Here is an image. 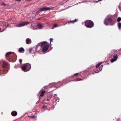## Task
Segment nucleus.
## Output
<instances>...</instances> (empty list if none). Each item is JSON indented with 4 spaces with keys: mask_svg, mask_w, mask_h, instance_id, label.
Returning <instances> with one entry per match:
<instances>
[{
    "mask_svg": "<svg viewBox=\"0 0 121 121\" xmlns=\"http://www.w3.org/2000/svg\"><path fill=\"white\" fill-rule=\"evenodd\" d=\"M27 63L25 64L22 68V70L24 72H26L28 71L27 69Z\"/></svg>",
    "mask_w": 121,
    "mask_h": 121,
    "instance_id": "nucleus-9",
    "label": "nucleus"
},
{
    "mask_svg": "<svg viewBox=\"0 0 121 121\" xmlns=\"http://www.w3.org/2000/svg\"><path fill=\"white\" fill-rule=\"evenodd\" d=\"M119 8L120 9L121 11V6L119 7Z\"/></svg>",
    "mask_w": 121,
    "mask_h": 121,
    "instance_id": "nucleus-35",
    "label": "nucleus"
},
{
    "mask_svg": "<svg viewBox=\"0 0 121 121\" xmlns=\"http://www.w3.org/2000/svg\"><path fill=\"white\" fill-rule=\"evenodd\" d=\"M11 53V52H7L5 55V58L10 62H14L17 59V56L15 53Z\"/></svg>",
    "mask_w": 121,
    "mask_h": 121,
    "instance_id": "nucleus-1",
    "label": "nucleus"
},
{
    "mask_svg": "<svg viewBox=\"0 0 121 121\" xmlns=\"http://www.w3.org/2000/svg\"><path fill=\"white\" fill-rule=\"evenodd\" d=\"M116 22V20L113 19L111 17L105 19L104 21V24L106 26H113Z\"/></svg>",
    "mask_w": 121,
    "mask_h": 121,
    "instance_id": "nucleus-3",
    "label": "nucleus"
},
{
    "mask_svg": "<svg viewBox=\"0 0 121 121\" xmlns=\"http://www.w3.org/2000/svg\"><path fill=\"white\" fill-rule=\"evenodd\" d=\"M30 117L31 118H34L35 117L34 116H30Z\"/></svg>",
    "mask_w": 121,
    "mask_h": 121,
    "instance_id": "nucleus-31",
    "label": "nucleus"
},
{
    "mask_svg": "<svg viewBox=\"0 0 121 121\" xmlns=\"http://www.w3.org/2000/svg\"><path fill=\"white\" fill-rule=\"evenodd\" d=\"M121 21V18L120 17H118L117 19V22H119Z\"/></svg>",
    "mask_w": 121,
    "mask_h": 121,
    "instance_id": "nucleus-21",
    "label": "nucleus"
},
{
    "mask_svg": "<svg viewBox=\"0 0 121 121\" xmlns=\"http://www.w3.org/2000/svg\"><path fill=\"white\" fill-rule=\"evenodd\" d=\"M58 25L56 24H55L53 25V27H57Z\"/></svg>",
    "mask_w": 121,
    "mask_h": 121,
    "instance_id": "nucleus-27",
    "label": "nucleus"
},
{
    "mask_svg": "<svg viewBox=\"0 0 121 121\" xmlns=\"http://www.w3.org/2000/svg\"><path fill=\"white\" fill-rule=\"evenodd\" d=\"M37 26L38 28L39 29H41L43 27L42 25L41 24H38L37 25Z\"/></svg>",
    "mask_w": 121,
    "mask_h": 121,
    "instance_id": "nucleus-15",
    "label": "nucleus"
},
{
    "mask_svg": "<svg viewBox=\"0 0 121 121\" xmlns=\"http://www.w3.org/2000/svg\"><path fill=\"white\" fill-rule=\"evenodd\" d=\"M1 5L3 6H5L6 5V4L4 3H2L1 4Z\"/></svg>",
    "mask_w": 121,
    "mask_h": 121,
    "instance_id": "nucleus-23",
    "label": "nucleus"
},
{
    "mask_svg": "<svg viewBox=\"0 0 121 121\" xmlns=\"http://www.w3.org/2000/svg\"><path fill=\"white\" fill-rule=\"evenodd\" d=\"M15 1H17L18 2H20L21 1V0H15Z\"/></svg>",
    "mask_w": 121,
    "mask_h": 121,
    "instance_id": "nucleus-34",
    "label": "nucleus"
},
{
    "mask_svg": "<svg viewBox=\"0 0 121 121\" xmlns=\"http://www.w3.org/2000/svg\"><path fill=\"white\" fill-rule=\"evenodd\" d=\"M52 9L50 7H44L41 8L37 12L38 13H39L41 12L44 11H48Z\"/></svg>",
    "mask_w": 121,
    "mask_h": 121,
    "instance_id": "nucleus-7",
    "label": "nucleus"
},
{
    "mask_svg": "<svg viewBox=\"0 0 121 121\" xmlns=\"http://www.w3.org/2000/svg\"><path fill=\"white\" fill-rule=\"evenodd\" d=\"M39 45H41V47L42 48V51L43 52L47 51L49 47V43L46 41H44L39 43Z\"/></svg>",
    "mask_w": 121,
    "mask_h": 121,
    "instance_id": "nucleus-4",
    "label": "nucleus"
},
{
    "mask_svg": "<svg viewBox=\"0 0 121 121\" xmlns=\"http://www.w3.org/2000/svg\"><path fill=\"white\" fill-rule=\"evenodd\" d=\"M19 51L20 52H23L24 51V49L22 47L20 48L19 49Z\"/></svg>",
    "mask_w": 121,
    "mask_h": 121,
    "instance_id": "nucleus-17",
    "label": "nucleus"
},
{
    "mask_svg": "<svg viewBox=\"0 0 121 121\" xmlns=\"http://www.w3.org/2000/svg\"><path fill=\"white\" fill-rule=\"evenodd\" d=\"M102 62H100L99 63H98L96 66L97 68H98L99 66L102 63Z\"/></svg>",
    "mask_w": 121,
    "mask_h": 121,
    "instance_id": "nucleus-19",
    "label": "nucleus"
},
{
    "mask_svg": "<svg viewBox=\"0 0 121 121\" xmlns=\"http://www.w3.org/2000/svg\"><path fill=\"white\" fill-rule=\"evenodd\" d=\"M17 112L16 111H14L11 112V114L13 116H15L17 115Z\"/></svg>",
    "mask_w": 121,
    "mask_h": 121,
    "instance_id": "nucleus-12",
    "label": "nucleus"
},
{
    "mask_svg": "<svg viewBox=\"0 0 121 121\" xmlns=\"http://www.w3.org/2000/svg\"><path fill=\"white\" fill-rule=\"evenodd\" d=\"M121 50H120V51H119V52H121Z\"/></svg>",
    "mask_w": 121,
    "mask_h": 121,
    "instance_id": "nucleus-39",
    "label": "nucleus"
},
{
    "mask_svg": "<svg viewBox=\"0 0 121 121\" xmlns=\"http://www.w3.org/2000/svg\"><path fill=\"white\" fill-rule=\"evenodd\" d=\"M78 21V19H75L73 21H68L65 24H70L71 23H74L75 22H77V21Z\"/></svg>",
    "mask_w": 121,
    "mask_h": 121,
    "instance_id": "nucleus-11",
    "label": "nucleus"
},
{
    "mask_svg": "<svg viewBox=\"0 0 121 121\" xmlns=\"http://www.w3.org/2000/svg\"><path fill=\"white\" fill-rule=\"evenodd\" d=\"M103 65H101V66H102V67H103ZM102 68L101 69H102Z\"/></svg>",
    "mask_w": 121,
    "mask_h": 121,
    "instance_id": "nucleus-37",
    "label": "nucleus"
},
{
    "mask_svg": "<svg viewBox=\"0 0 121 121\" xmlns=\"http://www.w3.org/2000/svg\"><path fill=\"white\" fill-rule=\"evenodd\" d=\"M27 69L28 71H29L31 68V66L28 63H27Z\"/></svg>",
    "mask_w": 121,
    "mask_h": 121,
    "instance_id": "nucleus-13",
    "label": "nucleus"
},
{
    "mask_svg": "<svg viewBox=\"0 0 121 121\" xmlns=\"http://www.w3.org/2000/svg\"><path fill=\"white\" fill-rule=\"evenodd\" d=\"M84 22L85 26L87 28H91L94 25L93 22L91 20L86 21Z\"/></svg>",
    "mask_w": 121,
    "mask_h": 121,
    "instance_id": "nucleus-5",
    "label": "nucleus"
},
{
    "mask_svg": "<svg viewBox=\"0 0 121 121\" xmlns=\"http://www.w3.org/2000/svg\"><path fill=\"white\" fill-rule=\"evenodd\" d=\"M121 54V53H120V54Z\"/></svg>",
    "mask_w": 121,
    "mask_h": 121,
    "instance_id": "nucleus-40",
    "label": "nucleus"
},
{
    "mask_svg": "<svg viewBox=\"0 0 121 121\" xmlns=\"http://www.w3.org/2000/svg\"><path fill=\"white\" fill-rule=\"evenodd\" d=\"M49 99H47L46 101H49Z\"/></svg>",
    "mask_w": 121,
    "mask_h": 121,
    "instance_id": "nucleus-36",
    "label": "nucleus"
},
{
    "mask_svg": "<svg viewBox=\"0 0 121 121\" xmlns=\"http://www.w3.org/2000/svg\"><path fill=\"white\" fill-rule=\"evenodd\" d=\"M118 58V56L117 55H114L113 56V58L111 60V62L112 63L113 62L116 61Z\"/></svg>",
    "mask_w": 121,
    "mask_h": 121,
    "instance_id": "nucleus-10",
    "label": "nucleus"
},
{
    "mask_svg": "<svg viewBox=\"0 0 121 121\" xmlns=\"http://www.w3.org/2000/svg\"><path fill=\"white\" fill-rule=\"evenodd\" d=\"M29 22H22L20 23L19 24L17 25V26L19 27L25 25H27L29 24Z\"/></svg>",
    "mask_w": 121,
    "mask_h": 121,
    "instance_id": "nucleus-8",
    "label": "nucleus"
},
{
    "mask_svg": "<svg viewBox=\"0 0 121 121\" xmlns=\"http://www.w3.org/2000/svg\"><path fill=\"white\" fill-rule=\"evenodd\" d=\"M53 39H52L51 38L50 39V43H51V42H52V40Z\"/></svg>",
    "mask_w": 121,
    "mask_h": 121,
    "instance_id": "nucleus-30",
    "label": "nucleus"
},
{
    "mask_svg": "<svg viewBox=\"0 0 121 121\" xmlns=\"http://www.w3.org/2000/svg\"><path fill=\"white\" fill-rule=\"evenodd\" d=\"M9 25L7 23H5V24H3V25L0 26V29H2V30L0 32L6 30L7 27H9Z\"/></svg>",
    "mask_w": 121,
    "mask_h": 121,
    "instance_id": "nucleus-6",
    "label": "nucleus"
},
{
    "mask_svg": "<svg viewBox=\"0 0 121 121\" xmlns=\"http://www.w3.org/2000/svg\"><path fill=\"white\" fill-rule=\"evenodd\" d=\"M102 0H98V1H97L96 2V3H97L99 1H101Z\"/></svg>",
    "mask_w": 121,
    "mask_h": 121,
    "instance_id": "nucleus-32",
    "label": "nucleus"
},
{
    "mask_svg": "<svg viewBox=\"0 0 121 121\" xmlns=\"http://www.w3.org/2000/svg\"><path fill=\"white\" fill-rule=\"evenodd\" d=\"M118 27L119 29H121V23H117Z\"/></svg>",
    "mask_w": 121,
    "mask_h": 121,
    "instance_id": "nucleus-18",
    "label": "nucleus"
},
{
    "mask_svg": "<svg viewBox=\"0 0 121 121\" xmlns=\"http://www.w3.org/2000/svg\"><path fill=\"white\" fill-rule=\"evenodd\" d=\"M39 46H41V45H39V44H38V45L36 46V50H37V49L38 48V47Z\"/></svg>",
    "mask_w": 121,
    "mask_h": 121,
    "instance_id": "nucleus-24",
    "label": "nucleus"
},
{
    "mask_svg": "<svg viewBox=\"0 0 121 121\" xmlns=\"http://www.w3.org/2000/svg\"><path fill=\"white\" fill-rule=\"evenodd\" d=\"M47 106L46 105H44L42 107V108L44 109H48V108H47Z\"/></svg>",
    "mask_w": 121,
    "mask_h": 121,
    "instance_id": "nucleus-20",
    "label": "nucleus"
},
{
    "mask_svg": "<svg viewBox=\"0 0 121 121\" xmlns=\"http://www.w3.org/2000/svg\"><path fill=\"white\" fill-rule=\"evenodd\" d=\"M19 61L20 62V64H21L22 62V59H19Z\"/></svg>",
    "mask_w": 121,
    "mask_h": 121,
    "instance_id": "nucleus-28",
    "label": "nucleus"
},
{
    "mask_svg": "<svg viewBox=\"0 0 121 121\" xmlns=\"http://www.w3.org/2000/svg\"><path fill=\"white\" fill-rule=\"evenodd\" d=\"M26 1H31L32 0H26Z\"/></svg>",
    "mask_w": 121,
    "mask_h": 121,
    "instance_id": "nucleus-33",
    "label": "nucleus"
},
{
    "mask_svg": "<svg viewBox=\"0 0 121 121\" xmlns=\"http://www.w3.org/2000/svg\"><path fill=\"white\" fill-rule=\"evenodd\" d=\"M51 109V108H49V109H48L49 110H50Z\"/></svg>",
    "mask_w": 121,
    "mask_h": 121,
    "instance_id": "nucleus-38",
    "label": "nucleus"
},
{
    "mask_svg": "<svg viewBox=\"0 0 121 121\" xmlns=\"http://www.w3.org/2000/svg\"><path fill=\"white\" fill-rule=\"evenodd\" d=\"M78 74V73H76L74 74L73 76H75V77H76L77 76Z\"/></svg>",
    "mask_w": 121,
    "mask_h": 121,
    "instance_id": "nucleus-26",
    "label": "nucleus"
},
{
    "mask_svg": "<svg viewBox=\"0 0 121 121\" xmlns=\"http://www.w3.org/2000/svg\"><path fill=\"white\" fill-rule=\"evenodd\" d=\"M82 80V79H81L79 78H78L77 79H76V81H78L79 80Z\"/></svg>",
    "mask_w": 121,
    "mask_h": 121,
    "instance_id": "nucleus-22",
    "label": "nucleus"
},
{
    "mask_svg": "<svg viewBox=\"0 0 121 121\" xmlns=\"http://www.w3.org/2000/svg\"><path fill=\"white\" fill-rule=\"evenodd\" d=\"M26 43L27 44H30V42H31V40L29 38H27V39L26 40Z\"/></svg>",
    "mask_w": 121,
    "mask_h": 121,
    "instance_id": "nucleus-14",
    "label": "nucleus"
},
{
    "mask_svg": "<svg viewBox=\"0 0 121 121\" xmlns=\"http://www.w3.org/2000/svg\"><path fill=\"white\" fill-rule=\"evenodd\" d=\"M2 67L3 69L1 70L0 69V74H3V73H7L9 69V65L7 62L5 61H4L2 64Z\"/></svg>",
    "mask_w": 121,
    "mask_h": 121,
    "instance_id": "nucleus-2",
    "label": "nucleus"
},
{
    "mask_svg": "<svg viewBox=\"0 0 121 121\" xmlns=\"http://www.w3.org/2000/svg\"><path fill=\"white\" fill-rule=\"evenodd\" d=\"M45 91H42L41 92V94L40 95L39 98H40L41 97H43L44 95V94L45 93Z\"/></svg>",
    "mask_w": 121,
    "mask_h": 121,
    "instance_id": "nucleus-16",
    "label": "nucleus"
},
{
    "mask_svg": "<svg viewBox=\"0 0 121 121\" xmlns=\"http://www.w3.org/2000/svg\"><path fill=\"white\" fill-rule=\"evenodd\" d=\"M99 71H95V73H98V72H99V71H100L101 70H99Z\"/></svg>",
    "mask_w": 121,
    "mask_h": 121,
    "instance_id": "nucleus-29",
    "label": "nucleus"
},
{
    "mask_svg": "<svg viewBox=\"0 0 121 121\" xmlns=\"http://www.w3.org/2000/svg\"><path fill=\"white\" fill-rule=\"evenodd\" d=\"M32 50V48H30L29 49V53H31V52Z\"/></svg>",
    "mask_w": 121,
    "mask_h": 121,
    "instance_id": "nucleus-25",
    "label": "nucleus"
}]
</instances>
